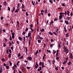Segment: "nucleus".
Segmentation results:
<instances>
[{
	"label": "nucleus",
	"mask_w": 73,
	"mask_h": 73,
	"mask_svg": "<svg viewBox=\"0 0 73 73\" xmlns=\"http://www.w3.org/2000/svg\"><path fill=\"white\" fill-rule=\"evenodd\" d=\"M59 58L58 56L56 57V59L57 60H58V59H59Z\"/></svg>",
	"instance_id": "35"
},
{
	"label": "nucleus",
	"mask_w": 73,
	"mask_h": 73,
	"mask_svg": "<svg viewBox=\"0 0 73 73\" xmlns=\"http://www.w3.org/2000/svg\"><path fill=\"white\" fill-rule=\"evenodd\" d=\"M25 33H26V32H25V31H24L22 33V35H25Z\"/></svg>",
	"instance_id": "12"
},
{
	"label": "nucleus",
	"mask_w": 73,
	"mask_h": 73,
	"mask_svg": "<svg viewBox=\"0 0 73 73\" xmlns=\"http://www.w3.org/2000/svg\"><path fill=\"white\" fill-rule=\"evenodd\" d=\"M65 13H60V15H65Z\"/></svg>",
	"instance_id": "13"
},
{
	"label": "nucleus",
	"mask_w": 73,
	"mask_h": 73,
	"mask_svg": "<svg viewBox=\"0 0 73 73\" xmlns=\"http://www.w3.org/2000/svg\"><path fill=\"white\" fill-rule=\"evenodd\" d=\"M65 23L66 25H68V24H70V22H69V21H65Z\"/></svg>",
	"instance_id": "3"
},
{
	"label": "nucleus",
	"mask_w": 73,
	"mask_h": 73,
	"mask_svg": "<svg viewBox=\"0 0 73 73\" xmlns=\"http://www.w3.org/2000/svg\"><path fill=\"white\" fill-rule=\"evenodd\" d=\"M6 52L7 54L9 53V50L8 49L7 50Z\"/></svg>",
	"instance_id": "38"
},
{
	"label": "nucleus",
	"mask_w": 73,
	"mask_h": 73,
	"mask_svg": "<svg viewBox=\"0 0 73 73\" xmlns=\"http://www.w3.org/2000/svg\"><path fill=\"white\" fill-rule=\"evenodd\" d=\"M40 39V40H42V39H43V38H42V37H40L39 38Z\"/></svg>",
	"instance_id": "50"
},
{
	"label": "nucleus",
	"mask_w": 73,
	"mask_h": 73,
	"mask_svg": "<svg viewBox=\"0 0 73 73\" xmlns=\"http://www.w3.org/2000/svg\"><path fill=\"white\" fill-rule=\"evenodd\" d=\"M67 62L68 61H67V60L64 61V62L63 63V64L64 65H65V64H66V62Z\"/></svg>",
	"instance_id": "6"
},
{
	"label": "nucleus",
	"mask_w": 73,
	"mask_h": 73,
	"mask_svg": "<svg viewBox=\"0 0 73 73\" xmlns=\"http://www.w3.org/2000/svg\"><path fill=\"white\" fill-rule=\"evenodd\" d=\"M67 14H69V13H70V12H69V11H67Z\"/></svg>",
	"instance_id": "56"
},
{
	"label": "nucleus",
	"mask_w": 73,
	"mask_h": 73,
	"mask_svg": "<svg viewBox=\"0 0 73 73\" xmlns=\"http://www.w3.org/2000/svg\"><path fill=\"white\" fill-rule=\"evenodd\" d=\"M11 49L12 50H13V47H11Z\"/></svg>",
	"instance_id": "51"
},
{
	"label": "nucleus",
	"mask_w": 73,
	"mask_h": 73,
	"mask_svg": "<svg viewBox=\"0 0 73 73\" xmlns=\"http://www.w3.org/2000/svg\"><path fill=\"white\" fill-rule=\"evenodd\" d=\"M11 54L9 53L8 56L9 58H11Z\"/></svg>",
	"instance_id": "16"
},
{
	"label": "nucleus",
	"mask_w": 73,
	"mask_h": 73,
	"mask_svg": "<svg viewBox=\"0 0 73 73\" xmlns=\"http://www.w3.org/2000/svg\"><path fill=\"white\" fill-rule=\"evenodd\" d=\"M65 32H66L67 31V30H66V29H64V30Z\"/></svg>",
	"instance_id": "52"
},
{
	"label": "nucleus",
	"mask_w": 73,
	"mask_h": 73,
	"mask_svg": "<svg viewBox=\"0 0 73 73\" xmlns=\"http://www.w3.org/2000/svg\"><path fill=\"white\" fill-rule=\"evenodd\" d=\"M29 46H31V40H29Z\"/></svg>",
	"instance_id": "22"
},
{
	"label": "nucleus",
	"mask_w": 73,
	"mask_h": 73,
	"mask_svg": "<svg viewBox=\"0 0 73 73\" xmlns=\"http://www.w3.org/2000/svg\"><path fill=\"white\" fill-rule=\"evenodd\" d=\"M38 42L39 43H40V42H41V40H38Z\"/></svg>",
	"instance_id": "30"
},
{
	"label": "nucleus",
	"mask_w": 73,
	"mask_h": 73,
	"mask_svg": "<svg viewBox=\"0 0 73 73\" xmlns=\"http://www.w3.org/2000/svg\"><path fill=\"white\" fill-rule=\"evenodd\" d=\"M4 5H7V2L6 1H5L3 2Z\"/></svg>",
	"instance_id": "10"
},
{
	"label": "nucleus",
	"mask_w": 73,
	"mask_h": 73,
	"mask_svg": "<svg viewBox=\"0 0 73 73\" xmlns=\"http://www.w3.org/2000/svg\"><path fill=\"white\" fill-rule=\"evenodd\" d=\"M8 11H10L11 10V9L10 8H9V7H8Z\"/></svg>",
	"instance_id": "33"
},
{
	"label": "nucleus",
	"mask_w": 73,
	"mask_h": 73,
	"mask_svg": "<svg viewBox=\"0 0 73 73\" xmlns=\"http://www.w3.org/2000/svg\"><path fill=\"white\" fill-rule=\"evenodd\" d=\"M70 57L71 58H73V56L72 55V53H70Z\"/></svg>",
	"instance_id": "9"
},
{
	"label": "nucleus",
	"mask_w": 73,
	"mask_h": 73,
	"mask_svg": "<svg viewBox=\"0 0 73 73\" xmlns=\"http://www.w3.org/2000/svg\"><path fill=\"white\" fill-rule=\"evenodd\" d=\"M19 39L20 40H22V38L21 37H19Z\"/></svg>",
	"instance_id": "24"
},
{
	"label": "nucleus",
	"mask_w": 73,
	"mask_h": 73,
	"mask_svg": "<svg viewBox=\"0 0 73 73\" xmlns=\"http://www.w3.org/2000/svg\"><path fill=\"white\" fill-rule=\"evenodd\" d=\"M31 35V33H29L28 36L29 37H30Z\"/></svg>",
	"instance_id": "19"
},
{
	"label": "nucleus",
	"mask_w": 73,
	"mask_h": 73,
	"mask_svg": "<svg viewBox=\"0 0 73 73\" xmlns=\"http://www.w3.org/2000/svg\"><path fill=\"white\" fill-rule=\"evenodd\" d=\"M49 1L50 3H52V4H53V1H52V0H50Z\"/></svg>",
	"instance_id": "20"
},
{
	"label": "nucleus",
	"mask_w": 73,
	"mask_h": 73,
	"mask_svg": "<svg viewBox=\"0 0 73 73\" xmlns=\"http://www.w3.org/2000/svg\"><path fill=\"white\" fill-rule=\"evenodd\" d=\"M6 68L7 69H9V66H6Z\"/></svg>",
	"instance_id": "41"
},
{
	"label": "nucleus",
	"mask_w": 73,
	"mask_h": 73,
	"mask_svg": "<svg viewBox=\"0 0 73 73\" xmlns=\"http://www.w3.org/2000/svg\"><path fill=\"white\" fill-rule=\"evenodd\" d=\"M37 25H38V19L37 20Z\"/></svg>",
	"instance_id": "48"
},
{
	"label": "nucleus",
	"mask_w": 73,
	"mask_h": 73,
	"mask_svg": "<svg viewBox=\"0 0 73 73\" xmlns=\"http://www.w3.org/2000/svg\"><path fill=\"white\" fill-rule=\"evenodd\" d=\"M31 28H32V27H33V24H31Z\"/></svg>",
	"instance_id": "62"
},
{
	"label": "nucleus",
	"mask_w": 73,
	"mask_h": 73,
	"mask_svg": "<svg viewBox=\"0 0 73 73\" xmlns=\"http://www.w3.org/2000/svg\"><path fill=\"white\" fill-rule=\"evenodd\" d=\"M53 52L54 53V54H55V53H56V50H53Z\"/></svg>",
	"instance_id": "27"
},
{
	"label": "nucleus",
	"mask_w": 73,
	"mask_h": 73,
	"mask_svg": "<svg viewBox=\"0 0 73 73\" xmlns=\"http://www.w3.org/2000/svg\"><path fill=\"white\" fill-rule=\"evenodd\" d=\"M53 45V44H50V47L51 48H52Z\"/></svg>",
	"instance_id": "23"
},
{
	"label": "nucleus",
	"mask_w": 73,
	"mask_h": 73,
	"mask_svg": "<svg viewBox=\"0 0 73 73\" xmlns=\"http://www.w3.org/2000/svg\"><path fill=\"white\" fill-rule=\"evenodd\" d=\"M71 17H68L67 19L68 20H69V19H70Z\"/></svg>",
	"instance_id": "42"
},
{
	"label": "nucleus",
	"mask_w": 73,
	"mask_h": 73,
	"mask_svg": "<svg viewBox=\"0 0 73 73\" xmlns=\"http://www.w3.org/2000/svg\"><path fill=\"white\" fill-rule=\"evenodd\" d=\"M15 33H12V38H13V39L15 37Z\"/></svg>",
	"instance_id": "4"
},
{
	"label": "nucleus",
	"mask_w": 73,
	"mask_h": 73,
	"mask_svg": "<svg viewBox=\"0 0 73 73\" xmlns=\"http://www.w3.org/2000/svg\"><path fill=\"white\" fill-rule=\"evenodd\" d=\"M3 17H1V20H3Z\"/></svg>",
	"instance_id": "63"
},
{
	"label": "nucleus",
	"mask_w": 73,
	"mask_h": 73,
	"mask_svg": "<svg viewBox=\"0 0 73 73\" xmlns=\"http://www.w3.org/2000/svg\"><path fill=\"white\" fill-rule=\"evenodd\" d=\"M20 63V61H18L17 63V65H19V63Z\"/></svg>",
	"instance_id": "34"
},
{
	"label": "nucleus",
	"mask_w": 73,
	"mask_h": 73,
	"mask_svg": "<svg viewBox=\"0 0 73 73\" xmlns=\"http://www.w3.org/2000/svg\"><path fill=\"white\" fill-rule=\"evenodd\" d=\"M56 56H58V53L56 52Z\"/></svg>",
	"instance_id": "64"
},
{
	"label": "nucleus",
	"mask_w": 73,
	"mask_h": 73,
	"mask_svg": "<svg viewBox=\"0 0 73 73\" xmlns=\"http://www.w3.org/2000/svg\"><path fill=\"white\" fill-rule=\"evenodd\" d=\"M66 37H69V33H67L66 35Z\"/></svg>",
	"instance_id": "8"
},
{
	"label": "nucleus",
	"mask_w": 73,
	"mask_h": 73,
	"mask_svg": "<svg viewBox=\"0 0 73 73\" xmlns=\"http://www.w3.org/2000/svg\"><path fill=\"white\" fill-rule=\"evenodd\" d=\"M26 15L27 16H28V12H26Z\"/></svg>",
	"instance_id": "45"
},
{
	"label": "nucleus",
	"mask_w": 73,
	"mask_h": 73,
	"mask_svg": "<svg viewBox=\"0 0 73 73\" xmlns=\"http://www.w3.org/2000/svg\"><path fill=\"white\" fill-rule=\"evenodd\" d=\"M48 33L50 34V35H51V36H52V35H53V34L52 33H51V32H49Z\"/></svg>",
	"instance_id": "17"
},
{
	"label": "nucleus",
	"mask_w": 73,
	"mask_h": 73,
	"mask_svg": "<svg viewBox=\"0 0 73 73\" xmlns=\"http://www.w3.org/2000/svg\"><path fill=\"white\" fill-rule=\"evenodd\" d=\"M9 64L11 65V66H12V63L10 61H9Z\"/></svg>",
	"instance_id": "47"
},
{
	"label": "nucleus",
	"mask_w": 73,
	"mask_h": 73,
	"mask_svg": "<svg viewBox=\"0 0 73 73\" xmlns=\"http://www.w3.org/2000/svg\"><path fill=\"white\" fill-rule=\"evenodd\" d=\"M12 69H13V70H15V67L14 66H13L12 68Z\"/></svg>",
	"instance_id": "31"
},
{
	"label": "nucleus",
	"mask_w": 73,
	"mask_h": 73,
	"mask_svg": "<svg viewBox=\"0 0 73 73\" xmlns=\"http://www.w3.org/2000/svg\"><path fill=\"white\" fill-rule=\"evenodd\" d=\"M25 6H24V4H22V8H24V7Z\"/></svg>",
	"instance_id": "15"
},
{
	"label": "nucleus",
	"mask_w": 73,
	"mask_h": 73,
	"mask_svg": "<svg viewBox=\"0 0 73 73\" xmlns=\"http://www.w3.org/2000/svg\"><path fill=\"white\" fill-rule=\"evenodd\" d=\"M52 64H54V63L56 62V61H55V60H52Z\"/></svg>",
	"instance_id": "14"
},
{
	"label": "nucleus",
	"mask_w": 73,
	"mask_h": 73,
	"mask_svg": "<svg viewBox=\"0 0 73 73\" xmlns=\"http://www.w3.org/2000/svg\"><path fill=\"white\" fill-rule=\"evenodd\" d=\"M44 31V29H40V31L41 32H43Z\"/></svg>",
	"instance_id": "26"
},
{
	"label": "nucleus",
	"mask_w": 73,
	"mask_h": 73,
	"mask_svg": "<svg viewBox=\"0 0 73 73\" xmlns=\"http://www.w3.org/2000/svg\"><path fill=\"white\" fill-rule=\"evenodd\" d=\"M3 46L4 47H5V46H6V44H5V43H3Z\"/></svg>",
	"instance_id": "37"
},
{
	"label": "nucleus",
	"mask_w": 73,
	"mask_h": 73,
	"mask_svg": "<svg viewBox=\"0 0 73 73\" xmlns=\"http://www.w3.org/2000/svg\"><path fill=\"white\" fill-rule=\"evenodd\" d=\"M21 56V54L20 52L19 53V54H18V57H20Z\"/></svg>",
	"instance_id": "18"
},
{
	"label": "nucleus",
	"mask_w": 73,
	"mask_h": 73,
	"mask_svg": "<svg viewBox=\"0 0 73 73\" xmlns=\"http://www.w3.org/2000/svg\"><path fill=\"white\" fill-rule=\"evenodd\" d=\"M11 49H9V53H11Z\"/></svg>",
	"instance_id": "54"
},
{
	"label": "nucleus",
	"mask_w": 73,
	"mask_h": 73,
	"mask_svg": "<svg viewBox=\"0 0 73 73\" xmlns=\"http://www.w3.org/2000/svg\"><path fill=\"white\" fill-rule=\"evenodd\" d=\"M28 59L29 60H32V57H28Z\"/></svg>",
	"instance_id": "5"
},
{
	"label": "nucleus",
	"mask_w": 73,
	"mask_h": 73,
	"mask_svg": "<svg viewBox=\"0 0 73 73\" xmlns=\"http://www.w3.org/2000/svg\"><path fill=\"white\" fill-rule=\"evenodd\" d=\"M2 61H5V59H4L3 58H2Z\"/></svg>",
	"instance_id": "53"
},
{
	"label": "nucleus",
	"mask_w": 73,
	"mask_h": 73,
	"mask_svg": "<svg viewBox=\"0 0 73 73\" xmlns=\"http://www.w3.org/2000/svg\"><path fill=\"white\" fill-rule=\"evenodd\" d=\"M28 30V28H26V29H25L26 31L27 32Z\"/></svg>",
	"instance_id": "57"
},
{
	"label": "nucleus",
	"mask_w": 73,
	"mask_h": 73,
	"mask_svg": "<svg viewBox=\"0 0 73 73\" xmlns=\"http://www.w3.org/2000/svg\"><path fill=\"white\" fill-rule=\"evenodd\" d=\"M48 16H50V14L49 13L48 14Z\"/></svg>",
	"instance_id": "61"
},
{
	"label": "nucleus",
	"mask_w": 73,
	"mask_h": 73,
	"mask_svg": "<svg viewBox=\"0 0 73 73\" xmlns=\"http://www.w3.org/2000/svg\"><path fill=\"white\" fill-rule=\"evenodd\" d=\"M62 18V16L60 15L59 16V19H61Z\"/></svg>",
	"instance_id": "21"
},
{
	"label": "nucleus",
	"mask_w": 73,
	"mask_h": 73,
	"mask_svg": "<svg viewBox=\"0 0 73 73\" xmlns=\"http://www.w3.org/2000/svg\"><path fill=\"white\" fill-rule=\"evenodd\" d=\"M19 12V10L18 9H17L16 11H15V13H17V12Z\"/></svg>",
	"instance_id": "36"
},
{
	"label": "nucleus",
	"mask_w": 73,
	"mask_h": 73,
	"mask_svg": "<svg viewBox=\"0 0 73 73\" xmlns=\"http://www.w3.org/2000/svg\"><path fill=\"white\" fill-rule=\"evenodd\" d=\"M4 41H5L7 42V41H8V40L6 38H5L4 39Z\"/></svg>",
	"instance_id": "43"
},
{
	"label": "nucleus",
	"mask_w": 73,
	"mask_h": 73,
	"mask_svg": "<svg viewBox=\"0 0 73 73\" xmlns=\"http://www.w3.org/2000/svg\"><path fill=\"white\" fill-rule=\"evenodd\" d=\"M3 65H4V66H7V64H6L5 63L3 64Z\"/></svg>",
	"instance_id": "49"
},
{
	"label": "nucleus",
	"mask_w": 73,
	"mask_h": 73,
	"mask_svg": "<svg viewBox=\"0 0 73 73\" xmlns=\"http://www.w3.org/2000/svg\"><path fill=\"white\" fill-rule=\"evenodd\" d=\"M40 37V36L39 35H38L36 36L37 39H38V38H39Z\"/></svg>",
	"instance_id": "7"
},
{
	"label": "nucleus",
	"mask_w": 73,
	"mask_h": 73,
	"mask_svg": "<svg viewBox=\"0 0 73 73\" xmlns=\"http://www.w3.org/2000/svg\"><path fill=\"white\" fill-rule=\"evenodd\" d=\"M2 31V29H0V35L1 34V32Z\"/></svg>",
	"instance_id": "46"
},
{
	"label": "nucleus",
	"mask_w": 73,
	"mask_h": 73,
	"mask_svg": "<svg viewBox=\"0 0 73 73\" xmlns=\"http://www.w3.org/2000/svg\"><path fill=\"white\" fill-rule=\"evenodd\" d=\"M71 63L72 62H71V61H70L67 64H68V65H70V64H71Z\"/></svg>",
	"instance_id": "11"
},
{
	"label": "nucleus",
	"mask_w": 73,
	"mask_h": 73,
	"mask_svg": "<svg viewBox=\"0 0 73 73\" xmlns=\"http://www.w3.org/2000/svg\"><path fill=\"white\" fill-rule=\"evenodd\" d=\"M62 6H63V7H65V5L64 4V3L62 4Z\"/></svg>",
	"instance_id": "44"
},
{
	"label": "nucleus",
	"mask_w": 73,
	"mask_h": 73,
	"mask_svg": "<svg viewBox=\"0 0 73 73\" xmlns=\"http://www.w3.org/2000/svg\"><path fill=\"white\" fill-rule=\"evenodd\" d=\"M70 15H71L72 16H73V13L71 12L70 14Z\"/></svg>",
	"instance_id": "60"
},
{
	"label": "nucleus",
	"mask_w": 73,
	"mask_h": 73,
	"mask_svg": "<svg viewBox=\"0 0 73 73\" xmlns=\"http://www.w3.org/2000/svg\"><path fill=\"white\" fill-rule=\"evenodd\" d=\"M0 70L3 71V68H2L1 67L0 68Z\"/></svg>",
	"instance_id": "55"
},
{
	"label": "nucleus",
	"mask_w": 73,
	"mask_h": 73,
	"mask_svg": "<svg viewBox=\"0 0 73 73\" xmlns=\"http://www.w3.org/2000/svg\"><path fill=\"white\" fill-rule=\"evenodd\" d=\"M23 58V56H22L21 57H20L19 58V59L20 60V59H21V58Z\"/></svg>",
	"instance_id": "25"
},
{
	"label": "nucleus",
	"mask_w": 73,
	"mask_h": 73,
	"mask_svg": "<svg viewBox=\"0 0 73 73\" xmlns=\"http://www.w3.org/2000/svg\"><path fill=\"white\" fill-rule=\"evenodd\" d=\"M58 29H57L56 31V33H58Z\"/></svg>",
	"instance_id": "29"
},
{
	"label": "nucleus",
	"mask_w": 73,
	"mask_h": 73,
	"mask_svg": "<svg viewBox=\"0 0 73 73\" xmlns=\"http://www.w3.org/2000/svg\"><path fill=\"white\" fill-rule=\"evenodd\" d=\"M58 46H59V48H61V45H60V43L59 44Z\"/></svg>",
	"instance_id": "40"
},
{
	"label": "nucleus",
	"mask_w": 73,
	"mask_h": 73,
	"mask_svg": "<svg viewBox=\"0 0 73 73\" xmlns=\"http://www.w3.org/2000/svg\"><path fill=\"white\" fill-rule=\"evenodd\" d=\"M45 13H47V9H45Z\"/></svg>",
	"instance_id": "39"
},
{
	"label": "nucleus",
	"mask_w": 73,
	"mask_h": 73,
	"mask_svg": "<svg viewBox=\"0 0 73 73\" xmlns=\"http://www.w3.org/2000/svg\"><path fill=\"white\" fill-rule=\"evenodd\" d=\"M12 37L11 36H10V40H12Z\"/></svg>",
	"instance_id": "59"
},
{
	"label": "nucleus",
	"mask_w": 73,
	"mask_h": 73,
	"mask_svg": "<svg viewBox=\"0 0 73 73\" xmlns=\"http://www.w3.org/2000/svg\"><path fill=\"white\" fill-rule=\"evenodd\" d=\"M53 34H54V35H56V36H57V33H56L55 32H54L53 33Z\"/></svg>",
	"instance_id": "28"
},
{
	"label": "nucleus",
	"mask_w": 73,
	"mask_h": 73,
	"mask_svg": "<svg viewBox=\"0 0 73 73\" xmlns=\"http://www.w3.org/2000/svg\"><path fill=\"white\" fill-rule=\"evenodd\" d=\"M63 48L64 49V52H66V54L68 53H69V50L68 49H67L66 48H65V45L64 44V47Z\"/></svg>",
	"instance_id": "1"
},
{
	"label": "nucleus",
	"mask_w": 73,
	"mask_h": 73,
	"mask_svg": "<svg viewBox=\"0 0 73 73\" xmlns=\"http://www.w3.org/2000/svg\"><path fill=\"white\" fill-rule=\"evenodd\" d=\"M25 49L26 50V51L27 52H28V49H27V48L26 47L25 48Z\"/></svg>",
	"instance_id": "58"
},
{
	"label": "nucleus",
	"mask_w": 73,
	"mask_h": 73,
	"mask_svg": "<svg viewBox=\"0 0 73 73\" xmlns=\"http://www.w3.org/2000/svg\"><path fill=\"white\" fill-rule=\"evenodd\" d=\"M19 5H20L19 3H18V4H17V8H19V7H20V6Z\"/></svg>",
	"instance_id": "32"
},
{
	"label": "nucleus",
	"mask_w": 73,
	"mask_h": 73,
	"mask_svg": "<svg viewBox=\"0 0 73 73\" xmlns=\"http://www.w3.org/2000/svg\"><path fill=\"white\" fill-rule=\"evenodd\" d=\"M36 65H35V68H36V69H37V68H38V64H37V62H36Z\"/></svg>",
	"instance_id": "2"
}]
</instances>
